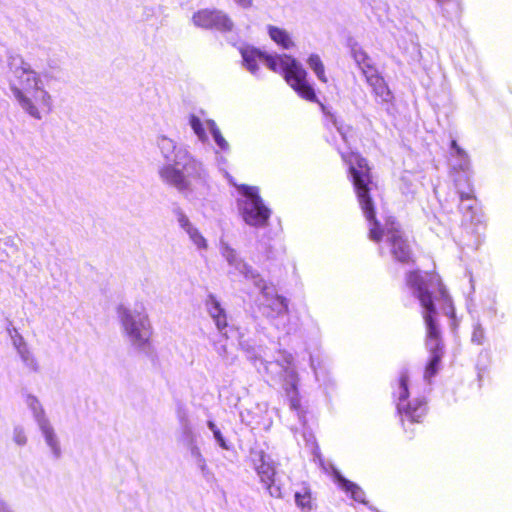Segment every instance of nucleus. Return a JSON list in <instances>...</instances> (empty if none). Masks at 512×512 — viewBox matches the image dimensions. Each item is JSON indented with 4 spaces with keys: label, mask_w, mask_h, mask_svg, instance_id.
Instances as JSON below:
<instances>
[{
    "label": "nucleus",
    "mask_w": 512,
    "mask_h": 512,
    "mask_svg": "<svg viewBox=\"0 0 512 512\" xmlns=\"http://www.w3.org/2000/svg\"><path fill=\"white\" fill-rule=\"evenodd\" d=\"M489 312L492 313L493 315L496 314V308L494 305H492L490 308H489Z\"/></svg>",
    "instance_id": "obj_48"
},
{
    "label": "nucleus",
    "mask_w": 512,
    "mask_h": 512,
    "mask_svg": "<svg viewBox=\"0 0 512 512\" xmlns=\"http://www.w3.org/2000/svg\"><path fill=\"white\" fill-rule=\"evenodd\" d=\"M196 466L199 468V470L202 473L203 478L206 481H210L212 478H214L213 473L209 470V468H208V466L206 464V460H203L202 462H199Z\"/></svg>",
    "instance_id": "obj_42"
},
{
    "label": "nucleus",
    "mask_w": 512,
    "mask_h": 512,
    "mask_svg": "<svg viewBox=\"0 0 512 512\" xmlns=\"http://www.w3.org/2000/svg\"><path fill=\"white\" fill-rule=\"evenodd\" d=\"M393 395L397 397V412L405 431H407L405 421H408L410 424L419 422L420 418L423 417L426 412V403L423 399L408 400L409 374L408 370L405 368L399 373L397 387Z\"/></svg>",
    "instance_id": "obj_9"
},
{
    "label": "nucleus",
    "mask_w": 512,
    "mask_h": 512,
    "mask_svg": "<svg viewBox=\"0 0 512 512\" xmlns=\"http://www.w3.org/2000/svg\"><path fill=\"white\" fill-rule=\"evenodd\" d=\"M219 250L222 257L231 268L228 271V275L239 274L243 276L245 280L251 281L253 285H259L261 283L262 275L241 258L238 252L222 239L220 240Z\"/></svg>",
    "instance_id": "obj_11"
},
{
    "label": "nucleus",
    "mask_w": 512,
    "mask_h": 512,
    "mask_svg": "<svg viewBox=\"0 0 512 512\" xmlns=\"http://www.w3.org/2000/svg\"><path fill=\"white\" fill-rule=\"evenodd\" d=\"M205 306L221 335L226 339L237 340L240 348L246 353L247 359L254 366H257L259 362L267 372L275 371L284 377L283 388L289 401V406L292 410H298L300 408V398L297 388V373L290 368L293 356L285 353L282 355V360L277 359L274 362L263 360L257 352L255 343L246 338V330L227 323L226 312L214 294H208Z\"/></svg>",
    "instance_id": "obj_3"
},
{
    "label": "nucleus",
    "mask_w": 512,
    "mask_h": 512,
    "mask_svg": "<svg viewBox=\"0 0 512 512\" xmlns=\"http://www.w3.org/2000/svg\"><path fill=\"white\" fill-rule=\"evenodd\" d=\"M365 78L367 83L372 87V91L377 99L383 104H391L394 96L389 89L384 78L378 73V71H366Z\"/></svg>",
    "instance_id": "obj_15"
},
{
    "label": "nucleus",
    "mask_w": 512,
    "mask_h": 512,
    "mask_svg": "<svg viewBox=\"0 0 512 512\" xmlns=\"http://www.w3.org/2000/svg\"><path fill=\"white\" fill-rule=\"evenodd\" d=\"M441 15L447 20L457 19L461 14L460 0H435Z\"/></svg>",
    "instance_id": "obj_21"
},
{
    "label": "nucleus",
    "mask_w": 512,
    "mask_h": 512,
    "mask_svg": "<svg viewBox=\"0 0 512 512\" xmlns=\"http://www.w3.org/2000/svg\"><path fill=\"white\" fill-rule=\"evenodd\" d=\"M190 240L197 246L198 249H206L207 242L196 227L191 228L188 232Z\"/></svg>",
    "instance_id": "obj_36"
},
{
    "label": "nucleus",
    "mask_w": 512,
    "mask_h": 512,
    "mask_svg": "<svg viewBox=\"0 0 512 512\" xmlns=\"http://www.w3.org/2000/svg\"><path fill=\"white\" fill-rule=\"evenodd\" d=\"M6 62V77L14 98L25 113L41 120L42 111L49 114L53 104L50 93L43 88L40 74L20 54L12 50L6 52Z\"/></svg>",
    "instance_id": "obj_4"
},
{
    "label": "nucleus",
    "mask_w": 512,
    "mask_h": 512,
    "mask_svg": "<svg viewBox=\"0 0 512 512\" xmlns=\"http://www.w3.org/2000/svg\"><path fill=\"white\" fill-rule=\"evenodd\" d=\"M491 354L487 349L480 351L476 361V370L478 381L481 382L490 364Z\"/></svg>",
    "instance_id": "obj_27"
},
{
    "label": "nucleus",
    "mask_w": 512,
    "mask_h": 512,
    "mask_svg": "<svg viewBox=\"0 0 512 512\" xmlns=\"http://www.w3.org/2000/svg\"><path fill=\"white\" fill-rule=\"evenodd\" d=\"M307 63L309 65V67L313 70V72L315 73L317 78L321 82L327 83V78L325 75V68H324L323 62L320 59L319 55L311 54L307 59Z\"/></svg>",
    "instance_id": "obj_28"
},
{
    "label": "nucleus",
    "mask_w": 512,
    "mask_h": 512,
    "mask_svg": "<svg viewBox=\"0 0 512 512\" xmlns=\"http://www.w3.org/2000/svg\"><path fill=\"white\" fill-rule=\"evenodd\" d=\"M470 177H471V171L455 174L454 183H455V188H456L457 194L459 196H460L461 188L465 189L466 191H468V189H471L472 193H474V189H473Z\"/></svg>",
    "instance_id": "obj_29"
},
{
    "label": "nucleus",
    "mask_w": 512,
    "mask_h": 512,
    "mask_svg": "<svg viewBox=\"0 0 512 512\" xmlns=\"http://www.w3.org/2000/svg\"><path fill=\"white\" fill-rule=\"evenodd\" d=\"M207 426H208L209 430L213 433V437H214L215 441L217 442V444L224 450H230V445L228 444V442L222 435V433H221L220 429L217 427V425L213 421L209 420L207 422Z\"/></svg>",
    "instance_id": "obj_33"
},
{
    "label": "nucleus",
    "mask_w": 512,
    "mask_h": 512,
    "mask_svg": "<svg viewBox=\"0 0 512 512\" xmlns=\"http://www.w3.org/2000/svg\"><path fill=\"white\" fill-rule=\"evenodd\" d=\"M485 330L482 324L477 321L473 324V331L471 335V342L477 345H483L485 341Z\"/></svg>",
    "instance_id": "obj_35"
},
{
    "label": "nucleus",
    "mask_w": 512,
    "mask_h": 512,
    "mask_svg": "<svg viewBox=\"0 0 512 512\" xmlns=\"http://www.w3.org/2000/svg\"><path fill=\"white\" fill-rule=\"evenodd\" d=\"M334 480L346 493L350 494L354 501L368 505L365 500V492L356 483L346 479L338 470L334 469Z\"/></svg>",
    "instance_id": "obj_19"
},
{
    "label": "nucleus",
    "mask_w": 512,
    "mask_h": 512,
    "mask_svg": "<svg viewBox=\"0 0 512 512\" xmlns=\"http://www.w3.org/2000/svg\"><path fill=\"white\" fill-rule=\"evenodd\" d=\"M334 124L338 130V132L341 134L344 141H347V132L350 130L349 126H344L343 124L339 125L338 122L335 120Z\"/></svg>",
    "instance_id": "obj_43"
},
{
    "label": "nucleus",
    "mask_w": 512,
    "mask_h": 512,
    "mask_svg": "<svg viewBox=\"0 0 512 512\" xmlns=\"http://www.w3.org/2000/svg\"><path fill=\"white\" fill-rule=\"evenodd\" d=\"M177 440L185 447L192 446L193 444L197 443V435L194 432L192 423L178 427Z\"/></svg>",
    "instance_id": "obj_24"
},
{
    "label": "nucleus",
    "mask_w": 512,
    "mask_h": 512,
    "mask_svg": "<svg viewBox=\"0 0 512 512\" xmlns=\"http://www.w3.org/2000/svg\"><path fill=\"white\" fill-rule=\"evenodd\" d=\"M117 316L133 349L155 362L157 353L151 342L153 330L145 308L136 306L131 309L121 304L117 307Z\"/></svg>",
    "instance_id": "obj_7"
},
{
    "label": "nucleus",
    "mask_w": 512,
    "mask_h": 512,
    "mask_svg": "<svg viewBox=\"0 0 512 512\" xmlns=\"http://www.w3.org/2000/svg\"><path fill=\"white\" fill-rule=\"evenodd\" d=\"M459 199V210L465 220L471 223L479 221L477 215V200L474 196V193H472V190L468 189V191H466L465 189L461 188Z\"/></svg>",
    "instance_id": "obj_17"
},
{
    "label": "nucleus",
    "mask_w": 512,
    "mask_h": 512,
    "mask_svg": "<svg viewBox=\"0 0 512 512\" xmlns=\"http://www.w3.org/2000/svg\"><path fill=\"white\" fill-rule=\"evenodd\" d=\"M189 124L193 130V132L196 134L198 139L201 142H206L208 140V136L206 134L205 128L203 126V123L199 117H197L194 114L190 115L189 118Z\"/></svg>",
    "instance_id": "obj_31"
},
{
    "label": "nucleus",
    "mask_w": 512,
    "mask_h": 512,
    "mask_svg": "<svg viewBox=\"0 0 512 512\" xmlns=\"http://www.w3.org/2000/svg\"><path fill=\"white\" fill-rule=\"evenodd\" d=\"M406 285L422 307L426 327L425 347L429 353L423 377L427 383H431L432 378L441 369L444 356V343L438 322L437 305L441 312L449 318L455 317L454 305L439 275L435 273L420 270L410 271L406 274Z\"/></svg>",
    "instance_id": "obj_1"
},
{
    "label": "nucleus",
    "mask_w": 512,
    "mask_h": 512,
    "mask_svg": "<svg viewBox=\"0 0 512 512\" xmlns=\"http://www.w3.org/2000/svg\"><path fill=\"white\" fill-rule=\"evenodd\" d=\"M186 448L189 450L190 455H191V457L194 460L196 465L199 462H202L203 460H205V458L201 454V451H200L199 447L197 446V443L193 444L192 446H188Z\"/></svg>",
    "instance_id": "obj_41"
},
{
    "label": "nucleus",
    "mask_w": 512,
    "mask_h": 512,
    "mask_svg": "<svg viewBox=\"0 0 512 512\" xmlns=\"http://www.w3.org/2000/svg\"><path fill=\"white\" fill-rule=\"evenodd\" d=\"M173 213L176 216V219H177V222H178L179 226L185 232H188L189 230H191V228L194 227L192 225V223L190 222L189 218L187 217V215L184 213V211L179 206H176L173 209Z\"/></svg>",
    "instance_id": "obj_34"
},
{
    "label": "nucleus",
    "mask_w": 512,
    "mask_h": 512,
    "mask_svg": "<svg viewBox=\"0 0 512 512\" xmlns=\"http://www.w3.org/2000/svg\"><path fill=\"white\" fill-rule=\"evenodd\" d=\"M192 21L197 27L216 30L222 34L232 32L234 29L232 19L219 9H201L193 14Z\"/></svg>",
    "instance_id": "obj_12"
},
{
    "label": "nucleus",
    "mask_w": 512,
    "mask_h": 512,
    "mask_svg": "<svg viewBox=\"0 0 512 512\" xmlns=\"http://www.w3.org/2000/svg\"><path fill=\"white\" fill-rule=\"evenodd\" d=\"M38 427L42 432L47 446L51 449L54 458L59 459L61 457L62 451L58 437L55 434L54 428L50 424V421H44L43 424H39Z\"/></svg>",
    "instance_id": "obj_20"
},
{
    "label": "nucleus",
    "mask_w": 512,
    "mask_h": 512,
    "mask_svg": "<svg viewBox=\"0 0 512 512\" xmlns=\"http://www.w3.org/2000/svg\"><path fill=\"white\" fill-rule=\"evenodd\" d=\"M385 230L387 242L391 246V253L395 260L404 264L410 263L412 251L407 239L404 238L403 232L400 230L399 224L394 220H389L386 223Z\"/></svg>",
    "instance_id": "obj_14"
},
{
    "label": "nucleus",
    "mask_w": 512,
    "mask_h": 512,
    "mask_svg": "<svg viewBox=\"0 0 512 512\" xmlns=\"http://www.w3.org/2000/svg\"><path fill=\"white\" fill-rule=\"evenodd\" d=\"M22 362L33 372L39 371V365L34 355L29 351L27 345L17 350Z\"/></svg>",
    "instance_id": "obj_30"
},
{
    "label": "nucleus",
    "mask_w": 512,
    "mask_h": 512,
    "mask_svg": "<svg viewBox=\"0 0 512 512\" xmlns=\"http://www.w3.org/2000/svg\"><path fill=\"white\" fill-rule=\"evenodd\" d=\"M214 348H215L216 352L218 353V355L221 357H224L225 354L227 353L226 345L221 342H215Z\"/></svg>",
    "instance_id": "obj_44"
},
{
    "label": "nucleus",
    "mask_w": 512,
    "mask_h": 512,
    "mask_svg": "<svg viewBox=\"0 0 512 512\" xmlns=\"http://www.w3.org/2000/svg\"><path fill=\"white\" fill-rule=\"evenodd\" d=\"M239 192L243 199H238L239 212L249 226L263 227L267 224L271 210L264 204L257 187L241 185Z\"/></svg>",
    "instance_id": "obj_8"
},
{
    "label": "nucleus",
    "mask_w": 512,
    "mask_h": 512,
    "mask_svg": "<svg viewBox=\"0 0 512 512\" xmlns=\"http://www.w3.org/2000/svg\"><path fill=\"white\" fill-rule=\"evenodd\" d=\"M257 250L260 252V253H263L266 257L267 260H270V259H273L274 258V253H273V248L272 246L267 243V242H262L260 241L258 244H257Z\"/></svg>",
    "instance_id": "obj_40"
},
{
    "label": "nucleus",
    "mask_w": 512,
    "mask_h": 512,
    "mask_svg": "<svg viewBox=\"0 0 512 512\" xmlns=\"http://www.w3.org/2000/svg\"><path fill=\"white\" fill-rule=\"evenodd\" d=\"M349 165V175L353 183L359 205L370 224L369 238L375 242L382 239L384 230L376 219L375 206L371 197V191L376 188L372 180L367 159L359 153L352 152L346 160Z\"/></svg>",
    "instance_id": "obj_6"
},
{
    "label": "nucleus",
    "mask_w": 512,
    "mask_h": 512,
    "mask_svg": "<svg viewBox=\"0 0 512 512\" xmlns=\"http://www.w3.org/2000/svg\"><path fill=\"white\" fill-rule=\"evenodd\" d=\"M303 438L306 442V445L311 447V451L315 457H320V449L316 442V438L311 431L304 430Z\"/></svg>",
    "instance_id": "obj_37"
},
{
    "label": "nucleus",
    "mask_w": 512,
    "mask_h": 512,
    "mask_svg": "<svg viewBox=\"0 0 512 512\" xmlns=\"http://www.w3.org/2000/svg\"><path fill=\"white\" fill-rule=\"evenodd\" d=\"M13 440L19 446H24L27 443V437L25 435L24 428L22 426H16L13 431Z\"/></svg>",
    "instance_id": "obj_39"
},
{
    "label": "nucleus",
    "mask_w": 512,
    "mask_h": 512,
    "mask_svg": "<svg viewBox=\"0 0 512 512\" xmlns=\"http://www.w3.org/2000/svg\"><path fill=\"white\" fill-rule=\"evenodd\" d=\"M216 159L219 166L225 165L227 163V160L223 156H217Z\"/></svg>",
    "instance_id": "obj_47"
},
{
    "label": "nucleus",
    "mask_w": 512,
    "mask_h": 512,
    "mask_svg": "<svg viewBox=\"0 0 512 512\" xmlns=\"http://www.w3.org/2000/svg\"><path fill=\"white\" fill-rule=\"evenodd\" d=\"M259 462L260 463L256 466V471L263 487L268 491L271 497L279 499L284 498L285 492L283 485L280 478L276 475L275 468L270 462V457L261 452Z\"/></svg>",
    "instance_id": "obj_13"
},
{
    "label": "nucleus",
    "mask_w": 512,
    "mask_h": 512,
    "mask_svg": "<svg viewBox=\"0 0 512 512\" xmlns=\"http://www.w3.org/2000/svg\"><path fill=\"white\" fill-rule=\"evenodd\" d=\"M450 165L456 173L469 172L470 160L468 154L463 150L455 139L450 142Z\"/></svg>",
    "instance_id": "obj_18"
},
{
    "label": "nucleus",
    "mask_w": 512,
    "mask_h": 512,
    "mask_svg": "<svg viewBox=\"0 0 512 512\" xmlns=\"http://www.w3.org/2000/svg\"><path fill=\"white\" fill-rule=\"evenodd\" d=\"M254 286L259 289L260 294L264 298V302L261 306V311L264 316L272 321L288 316L289 301L286 297L279 295L272 284H268L262 277L261 283Z\"/></svg>",
    "instance_id": "obj_10"
},
{
    "label": "nucleus",
    "mask_w": 512,
    "mask_h": 512,
    "mask_svg": "<svg viewBox=\"0 0 512 512\" xmlns=\"http://www.w3.org/2000/svg\"><path fill=\"white\" fill-rule=\"evenodd\" d=\"M156 145L165 164L159 169L163 182L176 188L186 199H204L210 189V176L203 163L183 144L160 135Z\"/></svg>",
    "instance_id": "obj_2"
},
{
    "label": "nucleus",
    "mask_w": 512,
    "mask_h": 512,
    "mask_svg": "<svg viewBox=\"0 0 512 512\" xmlns=\"http://www.w3.org/2000/svg\"><path fill=\"white\" fill-rule=\"evenodd\" d=\"M295 503L302 512H309L312 510L311 490L308 486L304 485L302 491H296L294 495Z\"/></svg>",
    "instance_id": "obj_25"
},
{
    "label": "nucleus",
    "mask_w": 512,
    "mask_h": 512,
    "mask_svg": "<svg viewBox=\"0 0 512 512\" xmlns=\"http://www.w3.org/2000/svg\"><path fill=\"white\" fill-rule=\"evenodd\" d=\"M207 127L211 133V136L218 146V148L223 152H229L230 145L226 141V139L222 136L221 131L219 130L218 126L216 125L214 120H207Z\"/></svg>",
    "instance_id": "obj_26"
},
{
    "label": "nucleus",
    "mask_w": 512,
    "mask_h": 512,
    "mask_svg": "<svg viewBox=\"0 0 512 512\" xmlns=\"http://www.w3.org/2000/svg\"><path fill=\"white\" fill-rule=\"evenodd\" d=\"M176 417L179 426L192 423L189 417L188 409L183 404H179L177 406Z\"/></svg>",
    "instance_id": "obj_38"
},
{
    "label": "nucleus",
    "mask_w": 512,
    "mask_h": 512,
    "mask_svg": "<svg viewBox=\"0 0 512 512\" xmlns=\"http://www.w3.org/2000/svg\"><path fill=\"white\" fill-rule=\"evenodd\" d=\"M238 6L244 8V9H248L250 7H252L253 5V0H233Z\"/></svg>",
    "instance_id": "obj_45"
},
{
    "label": "nucleus",
    "mask_w": 512,
    "mask_h": 512,
    "mask_svg": "<svg viewBox=\"0 0 512 512\" xmlns=\"http://www.w3.org/2000/svg\"><path fill=\"white\" fill-rule=\"evenodd\" d=\"M0 512H14L10 509V507L0 499Z\"/></svg>",
    "instance_id": "obj_46"
},
{
    "label": "nucleus",
    "mask_w": 512,
    "mask_h": 512,
    "mask_svg": "<svg viewBox=\"0 0 512 512\" xmlns=\"http://www.w3.org/2000/svg\"><path fill=\"white\" fill-rule=\"evenodd\" d=\"M347 46L350 49L351 57L354 59L357 66L361 69L364 76L366 71L372 72L377 70L370 56L366 53L365 50H363V48L354 38H348Z\"/></svg>",
    "instance_id": "obj_16"
},
{
    "label": "nucleus",
    "mask_w": 512,
    "mask_h": 512,
    "mask_svg": "<svg viewBox=\"0 0 512 512\" xmlns=\"http://www.w3.org/2000/svg\"><path fill=\"white\" fill-rule=\"evenodd\" d=\"M267 30L270 38L281 48L290 49L294 46L290 34L286 30L273 25H268Z\"/></svg>",
    "instance_id": "obj_22"
},
{
    "label": "nucleus",
    "mask_w": 512,
    "mask_h": 512,
    "mask_svg": "<svg viewBox=\"0 0 512 512\" xmlns=\"http://www.w3.org/2000/svg\"><path fill=\"white\" fill-rule=\"evenodd\" d=\"M243 66L254 76H259L258 60L273 72L280 73L285 81L302 98L310 102H318L314 86L308 81V73L303 65L288 54H269L252 45L243 44L239 47Z\"/></svg>",
    "instance_id": "obj_5"
},
{
    "label": "nucleus",
    "mask_w": 512,
    "mask_h": 512,
    "mask_svg": "<svg viewBox=\"0 0 512 512\" xmlns=\"http://www.w3.org/2000/svg\"><path fill=\"white\" fill-rule=\"evenodd\" d=\"M26 404H27L28 408L31 410L37 425L43 424L44 421L49 420L46 417L45 411H44L39 399L35 395L27 394Z\"/></svg>",
    "instance_id": "obj_23"
},
{
    "label": "nucleus",
    "mask_w": 512,
    "mask_h": 512,
    "mask_svg": "<svg viewBox=\"0 0 512 512\" xmlns=\"http://www.w3.org/2000/svg\"><path fill=\"white\" fill-rule=\"evenodd\" d=\"M6 332L10 336L12 344L16 350L26 346L23 336L17 331L15 327H13L12 322L9 320H7Z\"/></svg>",
    "instance_id": "obj_32"
}]
</instances>
